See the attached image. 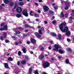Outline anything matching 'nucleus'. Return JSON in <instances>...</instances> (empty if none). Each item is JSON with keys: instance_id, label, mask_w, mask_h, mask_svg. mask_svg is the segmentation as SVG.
<instances>
[{"instance_id": "obj_58", "label": "nucleus", "mask_w": 74, "mask_h": 74, "mask_svg": "<svg viewBox=\"0 0 74 74\" xmlns=\"http://www.w3.org/2000/svg\"><path fill=\"white\" fill-rule=\"evenodd\" d=\"M15 44L16 45H18V43L16 42Z\"/></svg>"}, {"instance_id": "obj_7", "label": "nucleus", "mask_w": 74, "mask_h": 74, "mask_svg": "<svg viewBox=\"0 0 74 74\" xmlns=\"http://www.w3.org/2000/svg\"><path fill=\"white\" fill-rule=\"evenodd\" d=\"M69 30V29L67 27H65L64 28V29L62 30V32H67Z\"/></svg>"}, {"instance_id": "obj_5", "label": "nucleus", "mask_w": 74, "mask_h": 74, "mask_svg": "<svg viewBox=\"0 0 74 74\" xmlns=\"http://www.w3.org/2000/svg\"><path fill=\"white\" fill-rule=\"evenodd\" d=\"M16 10L18 13H21L22 12V10L21 7H18L16 8Z\"/></svg>"}, {"instance_id": "obj_57", "label": "nucleus", "mask_w": 74, "mask_h": 74, "mask_svg": "<svg viewBox=\"0 0 74 74\" xmlns=\"http://www.w3.org/2000/svg\"><path fill=\"white\" fill-rule=\"evenodd\" d=\"M15 6H16V7H17L18 6V4L17 3H15Z\"/></svg>"}, {"instance_id": "obj_22", "label": "nucleus", "mask_w": 74, "mask_h": 74, "mask_svg": "<svg viewBox=\"0 0 74 74\" xmlns=\"http://www.w3.org/2000/svg\"><path fill=\"white\" fill-rule=\"evenodd\" d=\"M25 26L26 27H29V28H30V27H31V26L28 24H25Z\"/></svg>"}, {"instance_id": "obj_2", "label": "nucleus", "mask_w": 74, "mask_h": 74, "mask_svg": "<svg viewBox=\"0 0 74 74\" xmlns=\"http://www.w3.org/2000/svg\"><path fill=\"white\" fill-rule=\"evenodd\" d=\"M43 66L44 68H47L49 67V63L48 62H45L43 64Z\"/></svg>"}, {"instance_id": "obj_9", "label": "nucleus", "mask_w": 74, "mask_h": 74, "mask_svg": "<svg viewBox=\"0 0 74 74\" xmlns=\"http://www.w3.org/2000/svg\"><path fill=\"white\" fill-rule=\"evenodd\" d=\"M59 28L61 30V31H62V32L63 30V25H62V24L60 25Z\"/></svg>"}, {"instance_id": "obj_26", "label": "nucleus", "mask_w": 74, "mask_h": 74, "mask_svg": "<svg viewBox=\"0 0 74 74\" xmlns=\"http://www.w3.org/2000/svg\"><path fill=\"white\" fill-rule=\"evenodd\" d=\"M61 25H62V26H66V22H62Z\"/></svg>"}, {"instance_id": "obj_1", "label": "nucleus", "mask_w": 74, "mask_h": 74, "mask_svg": "<svg viewBox=\"0 0 74 74\" xmlns=\"http://www.w3.org/2000/svg\"><path fill=\"white\" fill-rule=\"evenodd\" d=\"M7 34L6 32H4L3 34V36H1L0 37V39L2 41H3L4 38H6Z\"/></svg>"}, {"instance_id": "obj_31", "label": "nucleus", "mask_w": 74, "mask_h": 74, "mask_svg": "<svg viewBox=\"0 0 74 74\" xmlns=\"http://www.w3.org/2000/svg\"><path fill=\"white\" fill-rule=\"evenodd\" d=\"M18 56H21V51H19L18 52Z\"/></svg>"}, {"instance_id": "obj_43", "label": "nucleus", "mask_w": 74, "mask_h": 74, "mask_svg": "<svg viewBox=\"0 0 74 74\" xmlns=\"http://www.w3.org/2000/svg\"><path fill=\"white\" fill-rule=\"evenodd\" d=\"M48 48L49 50H51V49H52V47H51V46H49V47Z\"/></svg>"}, {"instance_id": "obj_38", "label": "nucleus", "mask_w": 74, "mask_h": 74, "mask_svg": "<svg viewBox=\"0 0 74 74\" xmlns=\"http://www.w3.org/2000/svg\"><path fill=\"white\" fill-rule=\"evenodd\" d=\"M12 38H13V39H14V40H16V38H17L14 36H12Z\"/></svg>"}, {"instance_id": "obj_46", "label": "nucleus", "mask_w": 74, "mask_h": 74, "mask_svg": "<svg viewBox=\"0 0 74 74\" xmlns=\"http://www.w3.org/2000/svg\"><path fill=\"white\" fill-rule=\"evenodd\" d=\"M30 41H28L27 42V44L29 45L30 44Z\"/></svg>"}, {"instance_id": "obj_48", "label": "nucleus", "mask_w": 74, "mask_h": 74, "mask_svg": "<svg viewBox=\"0 0 74 74\" xmlns=\"http://www.w3.org/2000/svg\"><path fill=\"white\" fill-rule=\"evenodd\" d=\"M32 13H33V12H32V11H30V15L31 16H33V14H32Z\"/></svg>"}, {"instance_id": "obj_35", "label": "nucleus", "mask_w": 74, "mask_h": 74, "mask_svg": "<svg viewBox=\"0 0 74 74\" xmlns=\"http://www.w3.org/2000/svg\"><path fill=\"white\" fill-rule=\"evenodd\" d=\"M34 73L35 74H39L38 72H37V71L36 70L34 71Z\"/></svg>"}, {"instance_id": "obj_51", "label": "nucleus", "mask_w": 74, "mask_h": 74, "mask_svg": "<svg viewBox=\"0 0 74 74\" xmlns=\"http://www.w3.org/2000/svg\"><path fill=\"white\" fill-rule=\"evenodd\" d=\"M44 29L43 27H42L41 28V31H44Z\"/></svg>"}, {"instance_id": "obj_30", "label": "nucleus", "mask_w": 74, "mask_h": 74, "mask_svg": "<svg viewBox=\"0 0 74 74\" xmlns=\"http://www.w3.org/2000/svg\"><path fill=\"white\" fill-rule=\"evenodd\" d=\"M65 4L66 6H69V3L67 2H66Z\"/></svg>"}, {"instance_id": "obj_50", "label": "nucleus", "mask_w": 74, "mask_h": 74, "mask_svg": "<svg viewBox=\"0 0 74 74\" xmlns=\"http://www.w3.org/2000/svg\"><path fill=\"white\" fill-rule=\"evenodd\" d=\"M44 23L45 24H47L48 23V22L47 21H44Z\"/></svg>"}, {"instance_id": "obj_39", "label": "nucleus", "mask_w": 74, "mask_h": 74, "mask_svg": "<svg viewBox=\"0 0 74 74\" xmlns=\"http://www.w3.org/2000/svg\"><path fill=\"white\" fill-rule=\"evenodd\" d=\"M35 35H36V36H38V35L39 34V33H38L37 32H35L34 33Z\"/></svg>"}, {"instance_id": "obj_64", "label": "nucleus", "mask_w": 74, "mask_h": 74, "mask_svg": "<svg viewBox=\"0 0 74 74\" xmlns=\"http://www.w3.org/2000/svg\"><path fill=\"white\" fill-rule=\"evenodd\" d=\"M23 35H24V37H26V34H23Z\"/></svg>"}, {"instance_id": "obj_36", "label": "nucleus", "mask_w": 74, "mask_h": 74, "mask_svg": "<svg viewBox=\"0 0 74 74\" xmlns=\"http://www.w3.org/2000/svg\"><path fill=\"white\" fill-rule=\"evenodd\" d=\"M67 50L68 51H71V48H67Z\"/></svg>"}, {"instance_id": "obj_61", "label": "nucleus", "mask_w": 74, "mask_h": 74, "mask_svg": "<svg viewBox=\"0 0 74 74\" xmlns=\"http://www.w3.org/2000/svg\"><path fill=\"white\" fill-rule=\"evenodd\" d=\"M36 22H38V18L36 19Z\"/></svg>"}, {"instance_id": "obj_14", "label": "nucleus", "mask_w": 74, "mask_h": 74, "mask_svg": "<svg viewBox=\"0 0 74 74\" xmlns=\"http://www.w3.org/2000/svg\"><path fill=\"white\" fill-rule=\"evenodd\" d=\"M10 2H11V1H9L8 0H5L4 1V2L5 3V4H8Z\"/></svg>"}, {"instance_id": "obj_25", "label": "nucleus", "mask_w": 74, "mask_h": 74, "mask_svg": "<svg viewBox=\"0 0 74 74\" xmlns=\"http://www.w3.org/2000/svg\"><path fill=\"white\" fill-rule=\"evenodd\" d=\"M51 34V35L52 36H53V37H56L57 35H56V34L54 33H52Z\"/></svg>"}, {"instance_id": "obj_44", "label": "nucleus", "mask_w": 74, "mask_h": 74, "mask_svg": "<svg viewBox=\"0 0 74 74\" xmlns=\"http://www.w3.org/2000/svg\"><path fill=\"white\" fill-rule=\"evenodd\" d=\"M4 24L3 23H2L1 24L0 26H1V27H2V26H4Z\"/></svg>"}, {"instance_id": "obj_16", "label": "nucleus", "mask_w": 74, "mask_h": 74, "mask_svg": "<svg viewBox=\"0 0 74 74\" xmlns=\"http://www.w3.org/2000/svg\"><path fill=\"white\" fill-rule=\"evenodd\" d=\"M31 41L34 44L36 43V40L34 39H31Z\"/></svg>"}, {"instance_id": "obj_52", "label": "nucleus", "mask_w": 74, "mask_h": 74, "mask_svg": "<svg viewBox=\"0 0 74 74\" xmlns=\"http://www.w3.org/2000/svg\"><path fill=\"white\" fill-rule=\"evenodd\" d=\"M65 17H67V16H68V14H66L65 15Z\"/></svg>"}, {"instance_id": "obj_41", "label": "nucleus", "mask_w": 74, "mask_h": 74, "mask_svg": "<svg viewBox=\"0 0 74 74\" xmlns=\"http://www.w3.org/2000/svg\"><path fill=\"white\" fill-rule=\"evenodd\" d=\"M25 58H26L27 59L28 58H29V56H28L26 55V56H25Z\"/></svg>"}, {"instance_id": "obj_32", "label": "nucleus", "mask_w": 74, "mask_h": 74, "mask_svg": "<svg viewBox=\"0 0 74 74\" xmlns=\"http://www.w3.org/2000/svg\"><path fill=\"white\" fill-rule=\"evenodd\" d=\"M73 20V17L71 16H70L69 18V20L70 21H71Z\"/></svg>"}, {"instance_id": "obj_53", "label": "nucleus", "mask_w": 74, "mask_h": 74, "mask_svg": "<svg viewBox=\"0 0 74 74\" xmlns=\"http://www.w3.org/2000/svg\"><path fill=\"white\" fill-rule=\"evenodd\" d=\"M8 42H9V41L8 40H7L5 41V42H6V43H8Z\"/></svg>"}, {"instance_id": "obj_20", "label": "nucleus", "mask_w": 74, "mask_h": 74, "mask_svg": "<svg viewBox=\"0 0 74 74\" xmlns=\"http://www.w3.org/2000/svg\"><path fill=\"white\" fill-rule=\"evenodd\" d=\"M58 37L59 38V40H61V39H62V38L61 37V36L60 34H58Z\"/></svg>"}, {"instance_id": "obj_54", "label": "nucleus", "mask_w": 74, "mask_h": 74, "mask_svg": "<svg viewBox=\"0 0 74 74\" xmlns=\"http://www.w3.org/2000/svg\"><path fill=\"white\" fill-rule=\"evenodd\" d=\"M20 64V62H17V65L18 66H19V64Z\"/></svg>"}, {"instance_id": "obj_8", "label": "nucleus", "mask_w": 74, "mask_h": 74, "mask_svg": "<svg viewBox=\"0 0 74 74\" xmlns=\"http://www.w3.org/2000/svg\"><path fill=\"white\" fill-rule=\"evenodd\" d=\"M45 58V56L42 55H41L39 56V59H43Z\"/></svg>"}, {"instance_id": "obj_12", "label": "nucleus", "mask_w": 74, "mask_h": 74, "mask_svg": "<svg viewBox=\"0 0 74 74\" xmlns=\"http://www.w3.org/2000/svg\"><path fill=\"white\" fill-rule=\"evenodd\" d=\"M4 66H5V67L6 68V69H8L10 68V67H9V66H8V64H7V63H5Z\"/></svg>"}, {"instance_id": "obj_56", "label": "nucleus", "mask_w": 74, "mask_h": 74, "mask_svg": "<svg viewBox=\"0 0 74 74\" xmlns=\"http://www.w3.org/2000/svg\"><path fill=\"white\" fill-rule=\"evenodd\" d=\"M67 41H68V42H69V41H70V39L68 38L67 39Z\"/></svg>"}, {"instance_id": "obj_6", "label": "nucleus", "mask_w": 74, "mask_h": 74, "mask_svg": "<svg viewBox=\"0 0 74 74\" xmlns=\"http://www.w3.org/2000/svg\"><path fill=\"white\" fill-rule=\"evenodd\" d=\"M43 9L44 11H48L49 10V8L47 6H45L43 7Z\"/></svg>"}, {"instance_id": "obj_19", "label": "nucleus", "mask_w": 74, "mask_h": 74, "mask_svg": "<svg viewBox=\"0 0 74 74\" xmlns=\"http://www.w3.org/2000/svg\"><path fill=\"white\" fill-rule=\"evenodd\" d=\"M18 4L19 5H24V4L22 2H18Z\"/></svg>"}, {"instance_id": "obj_45", "label": "nucleus", "mask_w": 74, "mask_h": 74, "mask_svg": "<svg viewBox=\"0 0 74 74\" xmlns=\"http://www.w3.org/2000/svg\"><path fill=\"white\" fill-rule=\"evenodd\" d=\"M69 7H65V10H68L69 9Z\"/></svg>"}, {"instance_id": "obj_55", "label": "nucleus", "mask_w": 74, "mask_h": 74, "mask_svg": "<svg viewBox=\"0 0 74 74\" xmlns=\"http://www.w3.org/2000/svg\"><path fill=\"white\" fill-rule=\"evenodd\" d=\"M38 37H41V35L38 34L37 35Z\"/></svg>"}, {"instance_id": "obj_37", "label": "nucleus", "mask_w": 74, "mask_h": 74, "mask_svg": "<svg viewBox=\"0 0 74 74\" xmlns=\"http://www.w3.org/2000/svg\"><path fill=\"white\" fill-rule=\"evenodd\" d=\"M54 10H58V8L57 6H55L54 7Z\"/></svg>"}, {"instance_id": "obj_62", "label": "nucleus", "mask_w": 74, "mask_h": 74, "mask_svg": "<svg viewBox=\"0 0 74 74\" xmlns=\"http://www.w3.org/2000/svg\"><path fill=\"white\" fill-rule=\"evenodd\" d=\"M30 53L31 54H33V52L32 51H31L30 52Z\"/></svg>"}, {"instance_id": "obj_60", "label": "nucleus", "mask_w": 74, "mask_h": 74, "mask_svg": "<svg viewBox=\"0 0 74 74\" xmlns=\"http://www.w3.org/2000/svg\"><path fill=\"white\" fill-rule=\"evenodd\" d=\"M3 9V7L0 6V10H2Z\"/></svg>"}, {"instance_id": "obj_27", "label": "nucleus", "mask_w": 74, "mask_h": 74, "mask_svg": "<svg viewBox=\"0 0 74 74\" xmlns=\"http://www.w3.org/2000/svg\"><path fill=\"white\" fill-rule=\"evenodd\" d=\"M22 50H23V51L24 53H26V48H23V49Z\"/></svg>"}, {"instance_id": "obj_33", "label": "nucleus", "mask_w": 74, "mask_h": 74, "mask_svg": "<svg viewBox=\"0 0 74 74\" xmlns=\"http://www.w3.org/2000/svg\"><path fill=\"white\" fill-rule=\"evenodd\" d=\"M49 12V13L51 15H53V11H50Z\"/></svg>"}, {"instance_id": "obj_63", "label": "nucleus", "mask_w": 74, "mask_h": 74, "mask_svg": "<svg viewBox=\"0 0 74 74\" xmlns=\"http://www.w3.org/2000/svg\"><path fill=\"white\" fill-rule=\"evenodd\" d=\"M1 5H2V6H4V5H5L3 3V4H1Z\"/></svg>"}, {"instance_id": "obj_23", "label": "nucleus", "mask_w": 74, "mask_h": 74, "mask_svg": "<svg viewBox=\"0 0 74 74\" xmlns=\"http://www.w3.org/2000/svg\"><path fill=\"white\" fill-rule=\"evenodd\" d=\"M3 29L4 30H6L7 29V26L5 25L3 27Z\"/></svg>"}, {"instance_id": "obj_17", "label": "nucleus", "mask_w": 74, "mask_h": 74, "mask_svg": "<svg viewBox=\"0 0 74 74\" xmlns=\"http://www.w3.org/2000/svg\"><path fill=\"white\" fill-rule=\"evenodd\" d=\"M70 32L69 31L66 33V36H70Z\"/></svg>"}, {"instance_id": "obj_29", "label": "nucleus", "mask_w": 74, "mask_h": 74, "mask_svg": "<svg viewBox=\"0 0 74 74\" xmlns=\"http://www.w3.org/2000/svg\"><path fill=\"white\" fill-rule=\"evenodd\" d=\"M66 63L68 64L69 63V61L68 59H66L65 60Z\"/></svg>"}, {"instance_id": "obj_59", "label": "nucleus", "mask_w": 74, "mask_h": 74, "mask_svg": "<svg viewBox=\"0 0 74 74\" xmlns=\"http://www.w3.org/2000/svg\"><path fill=\"white\" fill-rule=\"evenodd\" d=\"M38 11L39 13H41V11L40 10H38Z\"/></svg>"}, {"instance_id": "obj_3", "label": "nucleus", "mask_w": 74, "mask_h": 74, "mask_svg": "<svg viewBox=\"0 0 74 74\" xmlns=\"http://www.w3.org/2000/svg\"><path fill=\"white\" fill-rule=\"evenodd\" d=\"M54 47L55 48H53V50L56 51H59V48H61V47H59L57 44L55 45Z\"/></svg>"}, {"instance_id": "obj_18", "label": "nucleus", "mask_w": 74, "mask_h": 74, "mask_svg": "<svg viewBox=\"0 0 74 74\" xmlns=\"http://www.w3.org/2000/svg\"><path fill=\"white\" fill-rule=\"evenodd\" d=\"M16 16L17 18H20L21 16V14H16Z\"/></svg>"}, {"instance_id": "obj_42", "label": "nucleus", "mask_w": 74, "mask_h": 74, "mask_svg": "<svg viewBox=\"0 0 74 74\" xmlns=\"http://www.w3.org/2000/svg\"><path fill=\"white\" fill-rule=\"evenodd\" d=\"M39 34H42V32H41V31L40 30H39Z\"/></svg>"}, {"instance_id": "obj_47", "label": "nucleus", "mask_w": 74, "mask_h": 74, "mask_svg": "<svg viewBox=\"0 0 74 74\" xmlns=\"http://www.w3.org/2000/svg\"><path fill=\"white\" fill-rule=\"evenodd\" d=\"M35 17H38V15L37 13L35 14Z\"/></svg>"}, {"instance_id": "obj_13", "label": "nucleus", "mask_w": 74, "mask_h": 74, "mask_svg": "<svg viewBox=\"0 0 74 74\" xmlns=\"http://www.w3.org/2000/svg\"><path fill=\"white\" fill-rule=\"evenodd\" d=\"M9 4V5L10 7H12L14 6V3H12V1H11V2H10Z\"/></svg>"}, {"instance_id": "obj_21", "label": "nucleus", "mask_w": 74, "mask_h": 74, "mask_svg": "<svg viewBox=\"0 0 74 74\" xmlns=\"http://www.w3.org/2000/svg\"><path fill=\"white\" fill-rule=\"evenodd\" d=\"M32 68H29V73L30 74L32 73Z\"/></svg>"}, {"instance_id": "obj_4", "label": "nucleus", "mask_w": 74, "mask_h": 74, "mask_svg": "<svg viewBox=\"0 0 74 74\" xmlns=\"http://www.w3.org/2000/svg\"><path fill=\"white\" fill-rule=\"evenodd\" d=\"M22 14L23 15L27 17L28 16V13L27 12L26 10H23L22 12Z\"/></svg>"}, {"instance_id": "obj_28", "label": "nucleus", "mask_w": 74, "mask_h": 74, "mask_svg": "<svg viewBox=\"0 0 74 74\" xmlns=\"http://www.w3.org/2000/svg\"><path fill=\"white\" fill-rule=\"evenodd\" d=\"M8 60L9 61H12V58L11 57H10L8 58Z\"/></svg>"}, {"instance_id": "obj_34", "label": "nucleus", "mask_w": 74, "mask_h": 74, "mask_svg": "<svg viewBox=\"0 0 74 74\" xmlns=\"http://www.w3.org/2000/svg\"><path fill=\"white\" fill-rule=\"evenodd\" d=\"M16 33V34H20V33H21V32H19V31H16L15 32Z\"/></svg>"}, {"instance_id": "obj_15", "label": "nucleus", "mask_w": 74, "mask_h": 74, "mask_svg": "<svg viewBox=\"0 0 74 74\" xmlns=\"http://www.w3.org/2000/svg\"><path fill=\"white\" fill-rule=\"evenodd\" d=\"M21 63L23 64H25L26 63V61L25 60H23L21 61Z\"/></svg>"}, {"instance_id": "obj_40", "label": "nucleus", "mask_w": 74, "mask_h": 74, "mask_svg": "<svg viewBox=\"0 0 74 74\" xmlns=\"http://www.w3.org/2000/svg\"><path fill=\"white\" fill-rule=\"evenodd\" d=\"M52 23H53V24H55L56 23V21L55 20L53 21Z\"/></svg>"}, {"instance_id": "obj_10", "label": "nucleus", "mask_w": 74, "mask_h": 74, "mask_svg": "<svg viewBox=\"0 0 74 74\" xmlns=\"http://www.w3.org/2000/svg\"><path fill=\"white\" fill-rule=\"evenodd\" d=\"M40 49V51H44V48L42 46H40L38 47Z\"/></svg>"}, {"instance_id": "obj_49", "label": "nucleus", "mask_w": 74, "mask_h": 74, "mask_svg": "<svg viewBox=\"0 0 74 74\" xmlns=\"http://www.w3.org/2000/svg\"><path fill=\"white\" fill-rule=\"evenodd\" d=\"M0 30H1V31H3V30H4V29L3 28H0Z\"/></svg>"}, {"instance_id": "obj_24", "label": "nucleus", "mask_w": 74, "mask_h": 74, "mask_svg": "<svg viewBox=\"0 0 74 74\" xmlns=\"http://www.w3.org/2000/svg\"><path fill=\"white\" fill-rule=\"evenodd\" d=\"M60 16L61 17H62L63 18L64 17V15L63 13L62 12L61 13Z\"/></svg>"}, {"instance_id": "obj_11", "label": "nucleus", "mask_w": 74, "mask_h": 74, "mask_svg": "<svg viewBox=\"0 0 74 74\" xmlns=\"http://www.w3.org/2000/svg\"><path fill=\"white\" fill-rule=\"evenodd\" d=\"M59 52L61 54H63L65 53V51H63L60 49L59 50Z\"/></svg>"}]
</instances>
